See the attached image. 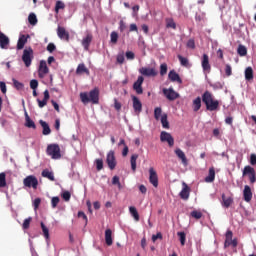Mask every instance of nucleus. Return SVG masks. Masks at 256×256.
I'll use <instances>...</instances> for the list:
<instances>
[{"label": "nucleus", "mask_w": 256, "mask_h": 256, "mask_svg": "<svg viewBox=\"0 0 256 256\" xmlns=\"http://www.w3.org/2000/svg\"><path fill=\"white\" fill-rule=\"evenodd\" d=\"M243 177H246V175L249 178L250 183H255L256 182V173H255V168L251 166H245L242 172Z\"/></svg>", "instance_id": "obj_7"}, {"label": "nucleus", "mask_w": 256, "mask_h": 256, "mask_svg": "<svg viewBox=\"0 0 256 256\" xmlns=\"http://www.w3.org/2000/svg\"><path fill=\"white\" fill-rule=\"evenodd\" d=\"M243 199L246 203H251V200L253 199V191H251V187L249 185L244 186Z\"/></svg>", "instance_id": "obj_17"}, {"label": "nucleus", "mask_w": 256, "mask_h": 256, "mask_svg": "<svg viewBox=\"0 0 256 256\" xmlns=\"http://www.w3.org/2000/svg\"><path fill=\"white\" fill-rule=\"evenodd\" d=\"M187 47L188 49H195V40L193 39L188 40Z\"/></svg>", "instance_id": "obj_61"}, {"label": "nucleus", "mask_w": 256, "mask_h": 256, "mask_svg": "<svg viewBox=\"0 0 256 256\" xmlns=\"http://www.w3.org/2000/svg\"><path fill=\"white\" fill-rule=\"evenodd\" d=\"M132 107L136 115H139L143 111V103L137 96H132Z\"/></svg>", "instance_id": "obj_11"}, {"label": "nucleus", "mask_w": 256, "mask_h": 256, "mask_svg": "<svg viewBox=\"0 0 256 256\" xmlns=\"http://www.w3.org/2000/svg\"><path fill=\"white\" fill-rule=\"evenodd\" d=\"M40 205H41V198H36L33 202L34 209H39Z\"/></svg>", "instance_id": "obj_62"}, {"label": "nucleus", "mask_w": 256, "mask_h": 256, "mask_svg": "<svg viewBox=\"0 0 256 256\" xmlns=\"http://www.w3.org/2000/svg\"><path fill=\"white\" fill-rule=\"evenodd\" d=\"M125 29H127V24H125V21L120 20L119 22V30L121 33H123V31H125Z\"/></svg>", "instance_id": "obj_58"}, {"label": "nucleus", "mask_w": 256, "mask_h": 256, "mask_svg": "<svg viewBox=\"0 0 256 256\" xmlns=\"http://www.w3.org/2000/svg\"><path fill=\"white\" fill-rule=\"evenodd\" d=\"M25 119H26V127H28V129H37V126L35 125V122L33 120H31V118L29 117V114H27V112H25Z\"/></svg>", "instance_id": "obj_29"}, {"label": "nucleus", "mask_w": 256, "mask_h": 256, "mask_svg": "<svg viewBox=\"0 0 256 256\" xmlns=\"http://www.w3.org/2000/svg\"><path fill=\"white\" fill-rule=\"evenodd\" d=\"M105 241L108 247H111V245H113V231L111 229L105 230Z\"/></svg>", "instance_id": "obj_23"}, {"label": "nucleus", "mask_w": 256, "mask_h": 256, "mask_svg": "<svg viewBox=\"0 0 256 256\" xmlns=\"http://www.w3.org/2000/svg\"><path fill=\"white\" fill-rule=\"evenodd\" d=\"M59 197H53L51 200V206L53 209H55V207H57V205H59Z\"/></svg>", "instance_id": "obj_57"}, {"label": "nucleus", "mask_w": 256, "mask_h": 256, "mask_svg": "<svg viewBox=\"0 0 256 256\" xmlns=\"http://www.w3.org/2000/svg\"><path fill=\"white\" fill-rule=\"evenodd\" d=\"M117 41H119V34L115 31L111 32L110 34V42L113 45H117Z\"/></svg>", "instance_id": "obj_40"}, {"label": "nucleus", "mask_w": 256, "mask_h": 256, "mask_svg": "<svg viewBox=\"0 0 256 256\" xmlns=\"http://www.w3.org/2000/svg\"><path fill=\"white\" fill-rule=\"evenodd\" d=\"M41 127H42V134L43 135H51V128L49 127V124L47 122L40 120L39 121Z\"/></svg>", "instance_id": "obj_27"}, {"label": "nucleus", "mask_w": 256, "mask_h": 256, "mask_svg": "<svg viewBox=\"0 0 256 256\" xmlns=\"http://www.w3.org/2000/svg\"><path fill=\"white\" fill-rule=\"evenodd\" d=\"M160 121L162 123L163 129H169V120H167V114H162Z\"/></svg>", "instance_id": "obj_35"}, {"label": "nucleus", "mask_w": 256, "mask_h": 256, "mask_svg": "<svg viewBox=\"0 0 256 256\" xmlns=\"http://www.w3.org/2000/svg\"><path fill=\"white\" fill-rule=\"evenodd\" d=\"M215 181V168H210L208 176L205 178L206 183H213Z\"/></svg>", "instance_id": "obj_28"}, {"label": "nucleus", "mask_w": 256, "mask_h": 256, "mask_svg": "<svg viewBox=\"0 0 256 256\" xmlns=\"http://www.w3.org/2000/svg\"><path fill=\"white\" fill-rule=\"evenodd\" d=\"M91 41H93V35L91 34H87V36L82 39V46L84 47L85 51H89Z\"/></svg>", "instance_id": "obj_22"}, {"label": "nucleus", "mask_w": 256, "mask_h": 256, "mask_svg": "<svg viewBox=\"0 0 256 256\" xmlns=\"http://www.w3.org/2000/svg\"><path fill=\"white\" fill-rule=\"evenodd\" d=\"M245 79L246 81L253 80V68L247 67L245 70Z\"/></svg>", "instance_id": "obj_36"}, {"label": "nucleus", "mask_w": 256, "mask_h": 256, "mask_svg": "<svg viewBox=\"0 0 256 256\" xmlns=\"http://www.w3.org/2000/svg\"><path fill=\"white\" fill-rule=\"evenodd\" d=\"M106 163H107L110 171L115 170V167H117V158L115 157V151L110 150L107 153Z\"/></svg>", "instance_id": "obj_6"}, {"label": "nucleus", "mask_w": 256, "mask_h": 256, "mask_svg": "<svg viewBox=\"0 0 256 256\" xmlns=\"http://www.w3.org/2000/svg\"><path fill=\"white\" fill-rule=\"evenodd\" d=\"M237 53L240 57H245V55H247V47L240 44L238 46Z\"/></svg>", "instance_id": "obj_38"}, {"label": "nucleus", "mask_w": 256, "mask_h": 256, "mask_svg": "<svg viewBox=\"0 0 256 256\" xmlns=\"http://www.w3.org/2000/svg\"><path fill=\"white\" fill-rule=\"evenodd\" d=\"M78 218L83 219V221H85V225H87L88 219H87V215L85 214V212L79 211Z\"/></svg>", "instance_id": "obj_56"}, {"label": "nucleus", "mask_w": 256, "mask_h": 256, "mask_svg": "<svg viewBox=\"0 0 256 256\" xmlns=\"http://www.w3.org/2000/svg\"><path fill=\"white\" fill-rule=\"evenodd\" d=\"M27 39H29V36L21 35L17 42V49L18 51H21L25 47V44L27 43Z\"/></svg>", "instance_id": "obj_25"}, {"label": "nucleus", "mask_w": 256, "mask_h": 256, "mask_svg": "<svg viewBox=\"0 0 256 256\" xmlns=\"http://www.w3.org/2000/svg\"><path fill=\"white\" fill-rule=\"evenodd\" d=\"M33 48L29 47L24 49L22 55V61L25 67H31V63H33Z\"/></svg>", "instance_id": "obj_4"}, {"label": "nucleus", "mask_w": 256, "mask_h": 256, "mask_svg": "<svg viewBox=\"0 0 256 256\" xmlns=\"http://www.w3.org/2000/svg\"><path fill=\"white\" fill-rule=\"evenodd\" d=\"M193 111L197 112L199 109H201V97H197L193 100Z\"/></svg>", "instance_id": "obj_33"}, {"label": "nucleus", "mask_w": 256, "mask_h": 256, "mask_svg": "<svg viewBox=\"0 0 256 256\" xmlns=\"http://www.w3.org/2000/svg\"><path fill=\"white\" fill-rule=\"evenodd\" d=\"M41 229H42V233L45 237V239H49V228H47V226H45V223L41 222Z\"/></svg>", "instance_id": "obj_45"}, {"label": "nucleus", "mask_w": 256, "mask_h": 256, "mask_svg": "<svg viewBox=\"0 0 256 256\" xmlns=\"http://www.w3.org/2000/svg\"><path fill=\"white\" fill-rule=\"evenodd\" d=\"M46 153L52 159H59L61 157V148L57 144H50L47 146Z\"/></svg>", "instance_id": "obj_3"}, {"label": "nucleus", "mask_w": 256, "mask_h": 256, "mask_svg": "<svg viewBox=\"0 0 256 256\" xmlns=\"http://www.w3.org/2000/svg\"><path fill=\"white\" fill-rule=\"evenodd\" d=\"M201 65L204 73H211V64L209 63V55L207 54L202 55Z\"/></svg>", "instance_id": "obj_15"}, {"label": "nucleus", "mask_w": 256, "mask_h": 256, "mask_svg": "<svg viewBox=\"0 0 256 256\" xmlns=\"http://www.w3.org/2000/svg\"><path fill=\"white\" fill-rule=\"evenodd\" d=\"M166 27L167 29H177V24H175L173 18H168L166 19Z\"/></svg>", "instance_id": "obj_39"}, {"label": "nucleus", "mask_w": 256, "mask_h": 256, "mask_svg": "<svg viewBox=\"0 0 256 256\" xmlns=\"http://www.w3.org/2000/svg\"><path fill=\"white\" fill-rule=\"evenodd\" d=\"M160 141H162V143H168L169 147L175 145V139L169 132L162 131L160 134Z\"/></svg>", "instance_id": "obj_8"}, {"label": "nucleus", "mask_w": 256, "mask_h": 256, "mask_svg": "<svg viewBox=\"0 0 256 256\" xmlns=\"http://www.w3.org/2000/svg\"><path fill=\"white\" fill-rule=\"evenodd\" d=\"M149 181L153 185V187H159V177L157 176V172L155 169H149Z\"/></svg>", "instance_id": "obj_16"}, {"label": "nucleus", "mask_w": 256, "mask_h": 256, "mask_svg": "<svg viewBox=\"0 0 256 256\" xmlns=\"http://www.w3.org/2000/svg\"><path fill=\"white\" fill-rule=\"evenodd\" d=\"M162 113H163V110L161 109V107H156L154 109V119H156V121H159V119H161Z\"/></svg>", "instance_id": "obj_42"}, {"label": "nucleus", "mask_w": 256, "mask_h": 256, "mask_svg": "<svg viewBox=\"0 0 256 256\" xmlns=\"http://www.w3.org/2000/svg\"><path fill=\"white\" fill-rule=\"evenodd\" d=\"M233 241V231L228 230L225 235L224 248L231 247V242Z\"/></svg>", "instance_id": "obj_24"}, {"label": "nucleus", "mask_w": 256, "mask_h": 256, "mask_svg": "<svg viewBox=\"0 0 256 256\" xmlns=\"http://www.w3.org/2000/svg\"><path fill=\"white\" fill-rule=\"evenodd\" d=\"M33 221V218L32 217H28L24 220L23 224H22V228L24 230H27L29 229V227H31V222Z\"/></svg>", "instance_id": "obj_43"}, {"label": "nucleus", "mask_w": 256, "mask_h": 256, "mask_svg": "<svg viewBox=\"0 0 256 256\" xmlns=\"http://www.w3.org/2000/svg\"><path fill=\"white\" fill-rule=\"evenodd\" d=\"M157 239H163V234H161V232H158L156 235H152L153 243H155V241H157Z\"/></svg>", "instance_id": "obj_60"}, {"label": "nucleus", "mask_w": 256, "mask_h": 256, "mask_svg": "<svg viewBox=\"0 0 256 256\" xmlns=\"http://www.w3.org/2000/svg\"><path fill=\"white\" fill-rule=\"evenodd\" d=\"M168 78L170 79V81H172L174 83L176 82V83H179L180 85L183 83V80L177 74V72H175V70H172V71L169 72Z\"/></svg>", "instance_id": "obj_20"}, {"label": "nucleus", "mask_w": 256, "mask_h": 256, "mask_svg": "<svg viewBox=\"0 0 256 256\" xmlns=\"http://www.w3.org/2000/svg\"><path fill=\"white\" fill-rule=\"evenodd\" d=\"M7 187V175L5 172L0 173V189Z\"/></svg>", "instance_id": "obj_37"}, {"label": "nucleus", "mask_w": 256, "mask_h": 256, "mask_svg": "<svg viewBox=\"0 0 256 256\" xmlns=\"http://www.w3.org/2000/svg\"><path fill=\"white\" fill-rule=\"evenodd\" d=\"M28 22L30 25H37V15H35V13H30L28 16Z\"/></svg>", "instance_id": "obj_41"}, {"label": "nucleus", "mask_w": 256, "mask_h": 256, "mask_svg": "<svg viewBox=\"0 0 256 256\" xmlns=\"http://www.w3.org/2000/svg\"><path fill=\"white\" fill-rule=\"evenodd\" d=\"M38 87H39V81L35 79L30 81V88H32V90H37Z\"/></svg>", "instance_id": "obj_54"}, {"label": "nucleus", "mask_w": 256, "mask_h": 256, "mask_svg": "<svg viewBox=\"0 0 256 256\" xmlns=\"http://www.w3.org/2000/svg\"><path fill=\"white\" fill-rule=\"evenodd\" d=\"M47 51L49 52V53H53V51H55V49H57V47L55 46V44L54 43H49L48 45H47Z\"/></svg>", "instance_id": "obj_59"}, {"label": "nucleus", "mask_w": 256, "mask_h": 256, "mask_svg": "<svg viewBox=\"0 0 256 256\" xmlns=\"http://www.w3.org/2000/svg\"><path fill=\"white\" fill-rule=\"evenodd\" d=\"M126 58L133 61V59H135V53H133L131 51H127L126 52Z\"/></svg>", "instance_id": "obj_63"}, {"label": "nucleus", "mask_w": 256, "mask_h": 256, "mask_svg": "<svg viewBox=\"0 0 256 256\" xmlns=\"http://www.w3.org/2000/svg\"><path fill=\"white\" fill-rule=\"evenodd\" d=\"M163 93L166 99H168V101H175V99H179V93L175 92L173 88H169V89L164 88Z\"/></svg>", "instance_id": "obj_12"}, {"label": "nucleus", "mask_w": 256, "mask_h": 256, "mask_svg": "<svg viewBox=\"0 0 256 256\" xmlns=\"http://www.w3.org/2000/svg\"><path fill=\"white\" fill-rule=\"evenodd\" d=\"M58 37H60V39H65V29L61 26L58 27Z\"/></svg>", "instance_id": "obj_53"}, {"label": "nucleus", "mask_w": 256, "mask_h": 256, "mask_svg": "<svg viewBox=\"0 0 256 256\" xmlns=\"http://www.w3.org/2000/svg\"><path fill=\"white\" fill-rule=\"evenodd\" d=\"M139 73L144 77H157L158 75V72L157 70H155V68H149V67L140 68Z\"/></svg>", "instance_id": "obj_9"}, {"label": "nucleus", "mask_w": 256, "mask_h": 256, "mask_svg": "<svg viewBox=\"0 0 256 256\" xmlns=\"http://www.w3.org/2000/svg\"><path fill=\"white\" fill-rule=\"evenodd\" d=\"M145 81V78L143 76H139L137 78V81L133 84V89L137 93V95H143V82Z\"/></svg>", "instance_id": "obj_10"}, {"label": "nucleus", "mask_w": 256, "mask_h": 256, "mask_svg": "<svg viewBox=\"0 0 256 256\" xmlns=\"http://www.w3.org/2000/svg\"><path fill=\"white\" fill-rule=\"evenodd\" d=\"M160 75L163 77L164 75H167V64L163 63L160 65Z\"/></svg>", "instance_id": "obj_49"}, {"label": "nucleus", "mask_w": 256, "mask_h": 256, "mask_svg": "<svg viewBox=\"0 0 256 256\" xmlns=\"http://www.w3.org/2000/svg\"><path fill=\"white\" fill-rule=\"evenodd\" d=\"M117 63H119V65H123L125 63V53L121 52L117 55L116 58Z\"/></svg>", "instance_id": "obj_46"}, {"label": "nucleus", "mask_w": 256, "mask_h": 256, "mask_svg": "<svg viewBox=\"0 0 256 256\" xmlns=\"http://www.w3.org/2000/svg\"><path fill=\"white\" fill-rule=\"evenodd\" d=\"M178 59L180 61V64L182 65V67H189V59H187L186 57H183L181 55H178Z\"/></svg>", "instance_id": "obj_44"}, {"label": "nucleus", "mask_w": 256, "mask_h": 256, "mask_svg": "<svg viewBox=\"0 0 256 256\" xmlns=\"http://www.w3.org/2000/svg\"><path fill=\"white\" fill-rule=\"evenodd\" d=\"M225 73L227 77H231L233 75V68H231V65L226 64Z\"/></svg>", "instance_id": "obj_51"}, {"label": "nucleus", "mask_w": 256, "mask_h": 256, "mask_svg": "<svg viewBox=\"0 0 256 256\" xmlns=\"http://www.w3.org/2000/svg\"><path fill=\"white\" fill-rule=\"evenodd\" d=\"M7 45H9V37L0 32V47L1 49H7Z\"/></svg>", "instance_id": "obj_26"}, {"label": "nucleus", "mask_w": 256, "mask_h": 256, "mask_svg": "<svg viewBox=\"0 0 256 256\" xmlns=\"http://www.w3.org/2000/svg\"><path fill=\"white\" fill-rule=\"evenodd\" d=\"M137 159H139V154H133L130 158L132 171H137Z\"/></svg>", "instance_id": "obj_31"}, {"label": "nucleus", "mask_w": 256, "mask_h": 256, "mask_svg": "<svg viewBox=\"0 0 256 256\" xmlns=\"http://www.w3.org/2000/svg\"><path fill=\"white\" fill-rule=\"evenodd\" d=\"M49 99H50L49 90H45L43 100L37 99L38 107H40V109H43V107L47 105V101H49Z\"/></svg>", "instance_id": "obj_21"}, {"label": "nucleus", "mask_w": 256, "mask_h": 256, "mask_svg": "<svg viewBox=\"0 0 256 256\" xmlns=\"http://www.w3.org/2000/svg\"><path fill=\"white\" fill-rule=\"evenodd\" d=\"M191 217H193L194 219H201V217H203V213L194 210L191 212Z\"/></svg>", "instance_id": "obj_50"}, {"label": "nucleus", "mask_w": 256, "mask_h": 256, "mask_svg": "<svg viewBox=\"0 0 256 256\" xmlns=\"http://www.w3.org/2000/svg\"><path fill=\"white\" fill-rule=\"evenodd\" d=\"M24 187H28L29 189H37L39 187V180L34 175H29L23 179Z\"/></svg>", "instance_id": "obj_5"}, {"label": "nucleus", "mask_w": 256, "mask_h": 256, "mask_svg": "<svg viewBox=\"0 0 256 256\" xmlns=\"http://www.w3.org/2000/svg\"><path fill=\"white\" fill-rule=\"evenodd\" d=\"M174 153L178 157V159L182 161V165H184V167H187V165H189V161L187 160V156L185 155V152H183V150H181L180 148H176L174 150Z\"/></svg>", "instance_id": "obj_18"}, {"label": "nucleus", "mask_w": 256, "mask_h": 256, "mask_svg": "<svg viewBox=\"0 0 256 256\" xmlns=\"http://www.w3.org/2000/svg\"><path fill=\"white\" fill-rule=\"evenodd\" d=\"M65 8V4L61 1H57L56 2V6H55V11L56 13H59V9H64Z\"/></svg>", "instance_id": "obj_55"}, {"label": "nucleus", "mask_w": 256, "mask_h": 256, "mask_svg": "<svg viewBox=\"0 0 256 256\" xmlns=\"http://www.w3.org/2000/svg\"><path fill=\"white\" fill-rule=\"evenodd\" d=\"M12 81H13V85H14L15 89H17L18 91H21V89H23V87H25L23 85V83L19 82L16 79H13Z\"/></svg>", "instance_id": "obj_48"}, {"label": "nucleus", "mask_w": 256, "mask_h": 256, "mask_svg": "<svg viewBox=\"0 0 256 256\" xmlns=\"http://www.w3.org/2000/svg\"><path fill=\"white\" fill-rule=\"evenodd\" d=\"M95 163L97 171H101L103 169V159H96Z\"/></svg>", "instance_id": "obj_52"}, {"label": "nucleus", "mask_w": 256, "mask_h": 256, "mask_svg": "<svg viewBox=\"0 0 256 256\" xmlns=\"http://www.w3.org/2000/svg\"><path fill=\"white\" fill-rule=\"evenodd\" d=\"M42 177L49 179V181H55V175L53 172L49 171V169H45L42 171Z\"/></svg>", "instance_id": "obj_32"}, {"label": "nucleus", "mask_w": 256, "mask_h": 256, "mask_svg": "<svg viewBox=\"0 0 256 256\" xmlns=\"http://www.w3.org/2000/svg\"><path fill=\"white\" fill-rule=\"evenodd\" d=\"M80 99L84 105L92 103L93 105H99V88H94L89 93L81 92Z\"/></svg>", "instance_id": "obj_2"}, {"label": "nucleus", "mask_w": 256, "mask_h": 256, "mask_svg": "<svg viewBox=\"0 0 256 256\" xmlns=\"http://www.w3.org/2000/svg\"><path fill=\"white\" fill-rule=\"evenodd\" d=\"M222 205L226 207V209H229V207L233 205V199L231 197L226 198L225 194H222Z\"/></svg>", "instance_id": "obj_30"}, {"label": "nucleus", "mask_w": 256, "mask_h": 256, "mask_svg": "<svg viewBox=\"0 0 256 256\" xmlns=\"http://www.w3.org/2000/svg\"><path fill=\"white\" fill-rule=\"evenodd\" d=\"M180 198H182L184 201H187L189 199V195H191V187L187 185V183H182V190L179 193Z\"/></svg>", "instance_id": "obj_14"}, {"label": "nucleus", "mask_w": 256, "mask_h": 256, "mask_svg": "<svg viewBox=\"0 0 256 256\" xmlns=\"http://www.w3.org/2000/svg\"><path fill=\"white\" fill-rule=\"evenodd\" d=\"M177 235L179 236L181 245H185V241L187 239V235L185 234V232H177Z\"/></svg>", "instance_id": "obj_47"}, {"label": "nucleus", "mask_w": 256, "mask_h": 256, "mask_svg": "<svg viewBox=\"0 0 256 256\" xmlns=\"http://www.w3.org/2000/svg\"><path fill=\"white\" fill-rule=\"evenodd\" d=\"M76 75H91V72L88 70L85 64L81 63L77 66Z\"/></svg>", "instance_id": "obj_19"}, {"label": "nucleus", "mask_w": 256, "mask_h": 256, "mask_svg": "<svg viewBox=\"0 0 256 256\" xmlns=\"http://www.w3.org/2000/svg\"><path fill=\"white\" fill-rule=\"evenodd\" d=\"M49 73V67H47V62L45 60L40 61L39 69H38V77L40 79H44L45 75Z\"/></svg>", "instance_id": "obj_13"}, {"label": "nucleus", "mask_w": 256, "mask_h": 256, "mask_svg": "<svg viewBox=\"0 0 256 256\" xmlns=\"http://www.w3.org/2000/svg\"><path fill=\"white\" fill-rule=\"evenodd\" d=\"M129 212H130V215L134 217L135 221H139V212L137 211V208H135V206H130Z\"/></svg>", "instance_id": "obj_34"}, {"label": "nucleus", "mask_w": 256, "mask_h": 256, "mask_svg": "<svg viewBox=\"0 0 256 256\" xmlns=\"http://www.w3.org/2000/svg\"><path fill=\"white\" fill-rule=\"evenodd\" d=\"M202 102L206 105L207 111H219V100L215 99L213 93L205 91L202 94Z\"/></svg>", "instance_id": "obj_1"}, {"label": "nucleus", "mask_w": 256, "mask_h": 256, "mask_svg": "<svg viewBox=\"0 0 256 256\" xmlns=\"http://www.w3.org/2000/svg\"><path fill=\"white\" fill-rule=\"evenodd\" d=\"M250 165H253V166L256 165V154L250 155Z\"/></svg>", "instance_id": "obj_64"}]
</instances>
